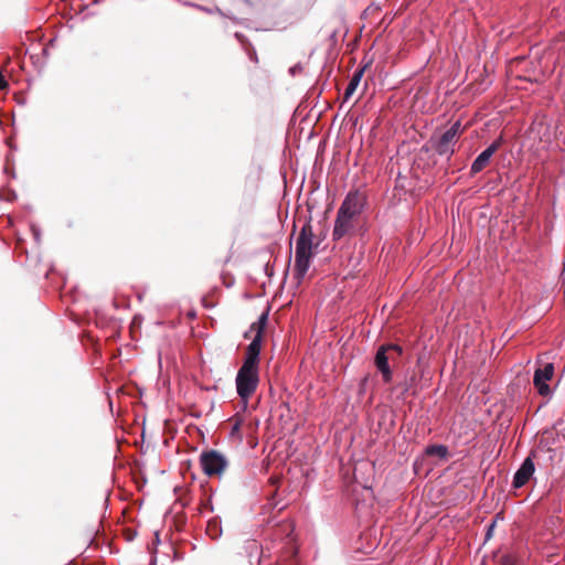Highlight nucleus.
<instances>
[{"instance_id":"f257e3e1","label":"nucleus","mask_w":565,"mask_h":565,"mask_svg":"<svg viewBox=\"0 0 565 565\" xmlns=\"http://www.w3.org/2000/svg\"><path fill=\"white\" fill-rule=\"evenodd\" d=\"M554 457L555 451L541 440L536 449L524 459L521 467L514 473L512 486L519 489L529 482L535 471L534 459L537 460L539 463L542 460L545 461L548 468L553 466Z\"/></svg>"},{"instance_id":"f03ea898","label":"nucleus","mask_w":565,"mask_h":565,"mask_svg":"<svg viewBox=\"0 0 565 565\" xmlns=\"http://www.w3.org/2000/svg\"><path fill=\"white\" fill-rule=\"evenodd\" d=\"M313 232L310 223H306L297 237L295 250V276L301 281L308 273L313 256Z\"/></svg>"},{"instance_id":"7ed1b4c3","label":"nucleus","mask_w":565,"mask_h":565,"mask_svg":"<svg viewBox=\"0 0 565 565\" xmlns=\"http://www.w3.org/2000/svg\"><path fill=\"white\" fill-rule=\"evenodd\" d=\"M403 354V348L398 344L390 343L381 345L374 358V365L381 373L384 383H390L393 379L391 364L395 365Z\"/></svg>"},{"instance_id":"20e7f679","label":"nucleus","mask_w":565,"mask_h":565,"mask_svg":"<svg viewBox=\"0 0 565 565\" xmlns=\"http://www.w3.org/2000/svg\"><path fill=\"white\" fill-rule=\"evenodd\" d=\"M267 321L268 312H264L259 316L256 322L252 323L249 330L245 332V338H249L252 333H254V337L246 349L245 359L243 363L258 366L263 333L266 328Z\"/></svg>"},{"instance_id":"39448f33","label":"nucleus","mask_w":565,"mask_h":565,"mask_svg":"<svg viewBox=\"0 0 565 565\" xmlns=\"http://www.w3.org/2000/svg\"><path fill=\"white\" fill-rule=\"evenodd\" d=\"M462 132L461 122L457 120L441 135L431 136L429 143L439 156L450 159L455 153V146Z\"/></svg>"},{"instance_id":"423d86ee","label":"nucleus","mask_w":565,"mask_h":565,"mask_svg":"<svg viewBox=\"0 0 565 565\" xmlns=\"http://www.w3.org/2000/svg\"><path fill=\"white\" fill-rule=\"evenodd\" d=\"M235 383L238 396L244 404H247L259 383L258 366L243 363L237 372Z\"/></svg>"},{"instance_id":"0eeeda50","label":"nucleus","mask_w":565,"mask_h":565,"mask_svg":"<svg viewBox=\"0 0 565 565\" xmlns=\"http://www.w3.org/2000/svg\"><path fill=\"white\" fill-rule=\"evenodd\" d=\"M366 203V198L359 191H351L347 194L338 212L359 218Z\"/></svg>"},{"instance_id":"6e6552de","label":"nucleus","mask_w":565,"mask_h":565,"mask_svg":"<svg viewBox=\"0 0 565 565\" xmlns=\"http://www.w3.org/2000/svg\"><path fill=\"white\" fill-rule=\"evenodd\" d=\"M200 462L202 470L207 476L220 475L226 467L225 458L215 450L203 452Z\"/></svg>"},{"instance_id":"1a4fd4ad","label":"nucleus","mask_w":565,"mask_h":565,"mask_svg":"<svg viewBox=\"0 0 565 565\" xmlns=\"http://www.w3.org/2000/svg\"><path fill=\"white\" fill-rule=\"evenodd\" d=\"M554 375V364L546 363L542 367H537L534 372L533 384L537 390V393L542 396H548L551 388L547 384Z\"/></svg>"},{"instance_id":"9d476101","label":"nucleus","mask_w":565,"mask_h":565,"mask_svg":"<svg viewBox=\"0 0 565 565\" xmlns=\"http://www.w3.org/2000/svg\"><path fill=\"white\" fill-rule=\"evenodd\" d=\"M356 223H358L356 218H353L349 215L338 212L337 217L334 220L333 231H332L333 241H340L341 238H343L345 236L352 235Z\"/></svg>"},{"instance_id":"9b49d317","label":"nucleus","mask_w":565,"mask_h":565,"mask_svg":"<svg viewBox=\"0 0 565 565\" xmlns=\"http://www.w3.org/2000/svg\"><path fill=\"white\" fill-rule=\"evenodd\" d=\"M502 139L494 140L487 149H484L472 162L470 168V174L475 175L481 172L490 162L491 157L500 148Z\"/></svg>"},{"instance_id":"f8f14e48","label":"nucleus","mask_w":565,"mask_h":565,"mask_svg":"<svg viewBox=\"0 0 565 565\" xmlns=\"http://www.w3.org/2000/svg\"><path fill=\"white\" fill-rule=\"evenodd\" d=\"M363 72H364L363 68L355 71L354 74L352 75V77L350 78V82L344 90V100H348L353 95V93L356 90V88L361 82V78L363 76Z\"/></svg>"},{"instance_id":"ddd939ff","label":"nucleus","mask_w":565,"mask_h":565,"mask_svg":"<svg viewBox=\"0 0 565 565\" xmlns=\"http://www.w3.org/2000/svg\"><path fill=\"white\" fill-rule=\"evenodd\" d=\"M14 253L15 260L22 266L26 265V260L29 259L28 250L25 249L24 244L21 239L17 242Z\"/></svg>"},{"instance_id":"4468645a","label":"nucleus","mask_w":565,"mask_h":565,"mask_svg":"<svg viewBox=\"0 0 565 565\" xmlns=\"http://www.w3.org/2000/svg\"><path fill=\"white\" fill-rule=\"evenodd\" d=\"M427 454L433 455L436 454L440 457H445L447 455V448L445 446L438 445V446H430L427 448Z\"/></svg>"},{"instance_id":"2eb2a0df","label":"nucleus","mask_w":565,"mask_h":565,"mask_svg":"<svg viewBox=\"0 0 565 565\" xmlns=\"http://www.w3.org/2000/svg\"><path fill=\"white\" fill-rule=\"evenodd\" d=\"M242 423H243L242 418L235 417L234 424L231 429V436H237V438L239 440H242V436L239 435V429H241Z\"/></svg>"},{"instance_id":"dca6fc26","label":"nucleus","mask_w":565,"mask_h":565,"mask_svg":"<svg viewBox=\"0 0 565 565\" xmlns=\"http://www.w3.org/2000/svg\"><path fill=\"white\" fill-rule=\"evenodd\" d=\"M9 87L8 82L6 81L3 74L0 72V92L7 90Z\"/></svg>"},{"instance_id":"f3484780","label":"nucleus","mask_w":565,"mask_h":565,"mask_svg":"<svg viewBox=\"0 0 565 565\" xmlns=\"http://www.w3.org/2000/svg\"><path fill=\"white\" fill-rule=\"evenodd\" d=\"M302 72V66L300 64H296L292 67L289 68V73L295 76L298 73Z\"/></svg>"},{"instance_id":"a211bd4d","label":"nucleus","mask_w":565,"mask_h":565,"mask_svg":"<svg viewBox=\"0 0 565 565\" xmlns=\"http://www.w3.org/2000/svg\"><path fill=\"white\" fill-rule=\"evenodd\" d=\"M284 530L288 532V536L291 535V533L294 532V525L292 523H286L284 524Z\"/></svg>"},{"instance_id":"6ab92c4d","label":"nucleus","mask_w":565,"mask_h":565,"mask_svg":"<svg viewBox=\"0 0 565 565\" xmlns=\"http://www.w3.org/2000/svg\"><path fill=\"white\" fill-rule=\"evenodd\" d=\"M248 55H249V58H250L253 62H255V63H257V62H258L257 54H256V52H255L254 50H253V51H250V52H248Z\"/></svg>"},{"instance_id":"aec40b11","label":"nucleus","mask_w":565,"mask_h":565,"mask_svg":"<svg viewBox=\"0 0 565 565\" xmlns=\"http://www.w3.org/2000/svg\"><path fill=\"white\" fill-rule=\"evenodd\" d=\"M235 36H236V39H237L239 42L244 43V41H245V36H244L243 34H241V33H238V32H237V33H235Z\"/></svg>"},{"instance_id":"412c9836","label":"nucleus","mask_w":565,"mask_h":565,"mask_svg":"<svg viewBox=\"0 0 565 565\" xmlns=\"http://www.w3.org/2000/svg\"><path fill=\"white\" fill-rule=\"evenodd\" d=\"M30 230H31L33 236H35V225L34 224H32V223L30 224Z\"/></svg>"},{"instance_id":"4be33fe9","label":"nucleus","mask_w":565,"mask_h":565,"mask_svg":"<svg viewBox=\"0 0 565 565\" xmlns=\"http://www.w3.org/2000/svg\"><path fill=\"white\" fill-rule=\"evenodd\" d=\"M8 145H9V148H11L12 150L15 149L10 140H8Z\"/></svg>"},{"instance_id":"5701e85b","label":"nucleus","mask_w":565,"mask_h":565,"mask_svg":"<svg viewBox=\"0 0 565 565\" xmlns=\"http://www.w3.org/2000/svg\"><path fill=\"white\" fill-rule=\"evenodd\" d=\"M34 55L30 54V60L33 62Z\"/></svg>"}]
</instances>
